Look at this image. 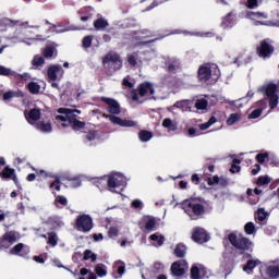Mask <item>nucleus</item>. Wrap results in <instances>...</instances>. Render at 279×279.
Listing matches in <instances>:
<instances>
[{
    "instance_id": "nucleus-1",
    "label": "nucleus",
    "mask_w": 279,
    "mask_h": 279,
    "mask_svg": "<svg viewBox=\"0 0 279 279\" xmlns=\"http://www.w3.org/2000/svg\"><path fill=\"white\" fill-rule=\"evenodd\" d=\"M258 93H263V95H265V99L258 100L251 107L248 119H258L263 114V111L267 108V101L269 104L270 110L278 108V85L274 83H267L258 88Z\"/></svg>"
},
{
    "instance_id": "nucleus-2",
    "label": "nucleus",
    "mask_w": 279,
    "mask_h": 279,
    "mask_svg": "<svg viewBox=\"0 0 279 279\" xmlns=\"http://www.w3.org/2000/svg\"><path fill=\"white\" fill-rule=\"evenodd\" d=\"M169 94H161L160 87L154 86L150 82H145L140 84L138 94L136 92L132 93V101H137V104H143L146 99H167Z\"/></svg>"
},
{
    "instance_id": "nucleus-3",
    "label": "nucleus",
    "mask_w": 279,
    "mask_h": 279,
    "mask_svg": "<svg viewBox=\"0 0 279 279\" xmlns=\"http://www.w3.org/2000/svg\"><path fill=\"white\" fill-rule=\"evenodd\" d=\"M58 112L60 116L56 117V121L60 124L61 128H69V125H71L75 132L84 130L86 123L77 120V114H82V111L69 108H60L58 109Z\"/></svg>"
},
{
    "instance_id": "nucleus-4",
    "label": "nucleus",
    "mask_w": 279,
    "mask_h": 279,
    "mask_svg": "<svg viewBox=\"0 0 279 279\" xmlns=\"http://www.w3.org/2000/svg\"><path fill=\"white\" fill-rule=\"evenodd\" d=\"M219 77H221V71L215 63H205L198 69V80L201 82H208L210 80L211 82H217Z\"/></svg>"
},
{
    "instance_id": "nucleus-5",
    "label": "nucleus",
    "mask_w": 279,
    "mask_h": 279,
    "mask_svg": "<svg viewBox=\"0 0 279 279\" xmlns=\"http://www.w3.org/2000/svg\"><path fill=\"white\" fill-rule=\"evenodd\" d=\"M107 186L111 193L121 194L125 191V186H128V178L121 172H112L108 177Z\"/></svg>"
},
{
    "instance_id": "nucleus-6",
    "label": "nucleus",
    "mask_w": 279,
    "mask_h": 279,
    "mask_svg": "<svg viewBox=\"0 0 279 279\" xmlns=\"http://www.w3.org/2000/svg\"><path fill=\"white\" fill-rule=\"evenodd\" d=\"M182 208L186 213V215H204L205 208L204 205L199 203L198 199L191 198V199H185L182 203Z\"/></svg>"
},
{
    "instance_id": "nucleus-7",
    "label": "nucleus",
    "mask_w": 279,
    "mask_h": 279,
    "mask_svg": "<svg viewBox=\"0 0 279 279\" xmlns=\"http://www.w3.org/2000/svg\"><path fill=\"white\" fill-rule=\"evenodd\" d=\"M229 241L233 247H236V250H242L245 252V250L252 248V241H250L247 238H243L241 235L236 236V234L230 233Z\"/></svg>"
},
{
    "instance_id": "nucleus-8",
    "label": "nucleus",
    "mask_w": 279,
    "mask_h": 279,
    "mask_svg": "<svg viewBox=\"0 0 279 279\" xmlns=\"http://www.w3.org/2000/svg\"><path fill=\"white\" fill-rule=\"evenodd\" d=\"M102 62L106 69H113V71H119V69L123 66V61L121 60V57H119V54L114 52L108 53Z\"/></svg>"
},
{
    "instance_id": "nucleus-9",
    "label": "nucleus",
    "mask_w": 279,
    "mask_h": 279,
    "mask_svg": "<svg viewBox=\"0 0 279 279\" xmlns=\"http://www.w3.org/2000/svg\"><path fill=\"white\" fill-rule=\"evenodd\" d=\"M21 239V235L15 231H9L0 238V250H9L16 241Z\"/></svg>"
},
{
    "instance_id": "nucleus-10",
    "label": "nucleus",
    "mask_w": 279,
    "mask_h": 279,
    "mask_svg": "<svg viewBox=\"0 0 279 279\" xmlns=\"http://www.w3.org/2000/svg\"><path fill=\"white\" fill-rule=\"evenodd\" d=\"M76 230L78 232H90L93 230V218L89 215H81L76 219Z\"/></svg>"
},
{
    "instance_id": "nucleus-11",
    "label": "nucleus",
    "mask_w": 279,
    "mask_h": 279,
    "mask_svg": "<svg viewBox=\"0 0 279 279\" xmlns=\"http://www.w3.org/2000/svg\"><path fill=\"white\" fill-rule=\"evenodd\" d=\"M149 37H151V32L147 29L140 31L132 38V43L133 45L138 46V45H147V43H154L156 40V39L147 40V38Z\"/></svg>"
},
{
    "instance_id": "nucleus-12",
    "label": "nucleus",
    "mask_w": 279,
    "mask_h": 279,
    "mask_svg": "<svg viewBox=\"0 0 279 279\" xmlns=\"http://www.w3.org/2000/svg\"><path fill=\"white\" fill-rule=\"evenodd\" d=\"M13 43H23L24 45H27V47H32V45H36V43H40L45 40V38H41L40 36L37 37H29V35H19L17 37L11 38Z\"/></svg>"
},
{
    "instance_id": "nucleus-13",
    "label": "nucleus",
    "mask_w": 279,
    "mask_h": 279,
    "mask_svg": "<svg viewBox=\"0 0 279 279\" xmlns=\"http://www.w3.org/2000/svg\"><path fill=\"white\" fill-rule=\"evenodd\" d=\"M186 269H189V263L184 259L174 262L171 266L172 276L177 277L184 276V274H186Z\"/></svg>"
},
{
    "instance_id": "nucleus-14",
    "label": "nucleus",
    "mask_w": 279,
    "mask_h": 279,
    "mask_svg": "<svg viewBox=\"0 0 279 279\" xmlns=\"http://www.w3.org/2000/svg\"><path fill=\"white\" fill-rule=\"evenodd\" d=\"M106 119H109L111 123L114 125H120L121 128H134L136 125V122L133 120H128V119H121L117 116L113 114H105Z\"/></svg>"
},
{
    "instance_id": "nucleus-15",
    "label": "nucleus",
    "mask_w": 279,
    "mask_h": 279,
    "mask_svg": "<svg viewBox=\"0 0 279 279\" xmlns=\"http://www.w3.org/2000/svg\"><path fill=\"white\" fill-rule=\"evenodd\" d=\"M125 275V264L123 260H116L112 266V278L121 279Z\"/></svg>"
},
{
    "instance_id": "nucleus-16",
    "label": "nucleus",
    "mask_w": 279,
    "mask_h": 279,
    "mask_svg": "<svg viewBox=\"0 0 279 279\" xmlns=\"http://www.w3.org/2000/svg\"><path fill=\"white\" fill-rule=\"evenodd\" d=\"M62 75H64L62 65L56 64L48 68V80L50 82H56V80H58V77H62Z\"/></svg>"
},
{
    "instance_id": "nucleus-17",
    "label": "nucleus",
    "mask_w": 279,
    "mask_h": 279,
    "mask_svg": "<svg viewBox=\"0 0 279 279\" xmlns=\"http://www.w3.org/2000/svg\"><path fill=\"white\" fill-rule=\"evenodd\" d=\"M193 241L196 243H208L210 236H208V233H206V230L202 228H195L192 235Z\"/></svg>"
},
{
    "instance_id": "nucleus-18",
    "label": "nucleus",
    "mask_w": 279,
    "mask_h": 279,
    "mask_svg": "<svg viewBox=\"0 0 279 279\" xmlns=\"http://www.w3.org/2000/svg\"><path fill=\"white\" fill-rule=\"evenodd\" d=\"M101 101L107 104V110L108 112H110V114H121V106L117 102V100L112 98L102 97Z\"/></svg>"
},
{
    "instance_id": "nucleus-19",
    "label": "nucleus",
    "mask_w": 279,
    "mask_h": 279,
    "mask_svg": "<svg viewBox=\"0 0 279 279\" xmlns=\"http://www.w3.org/2000/svg\"><path fill=\"white\" fill-rule=\"evenodd\" d=\"M148 56H149V53L134 52V53L130 54L128 58L129 64H131V66H136V64H138V62H141V64H143V62H145V60H149V58H147Z\"/></svg>"
},
{
    "instance_id": "nucleus-20",
    "label": "nucleus",
    "mask_w": 279,
    "mask_h": 279,
    "mask_svg": "<svg viewBox=\"0 0 279 279\" xmlns=\"http://www.w3.org/2000/svg\"><path fill=\"white\" fill-rule=\"evenodd\" d=\"M40 109L36 108L24 112V117L31 125H36L38 123L37 121L40 119Z\"/></svg>"
},
{
    "instance_id": "nucleus-21",
    "label": "nucleus",
    "mask_w": 279,
    "mask_h": 279,
    "mask_svg": "<svg viewBox=\"0 0 279 279\" xmlns=\"http://www.w3.org/2000/svg\"><path fill=\"white\" fill-rule=\"evenodd\" d=\"M10 254H13V256H22V258H27L29 247L25 246L23 243H19L10 250Z\"/></svg>"
},
{
    "instance_id": "nucleus-22",
    "label": "nucleus",
    "mask_w": 279,
    "mask_h": 279,
    "mask_svg": "<svg viewBox=\"0 0 279 279\" xmlns=\"http://www.w3.org/2000/svg\"><path fill=\"white\" fill-rule=\"evenodd\" d=\"M260 58H269L274 53V46L269 45L267 41H262L260 46L257 48Z\"/></svg>"
},
{
    "instance_id": "nucleus-23",
    "label": "nucleus",
    "mask_w": 279,
    "mask_h": 279,
    "mask_svg": "<svg viewBox=\"0 0 279 279\" xmlns=\"http://www.w3.org/2000/svg\"><path fill=\"white\" fill-rule=\"evenodd\" d=\"M266 274L269 278H279V259L266 267Z\"/></svg>"
},
{
    "instance_id": "nucleus-24",
    "label": "nucleus",
    "mask_w": 279,
    "mask_h": 279,
    "mask_svg": "<svg viewBox=\"0 0 279 279\" xmlns=\"http://www.w3.org/2000/svg\"><path fill=\"white\" fill-rule=\"evenodd\" d=\"M235 23H236V15L233 12H230L229 14H227L226 17L222 19L221 27H223L225 29H228L230 27H234Z\"/></svg>"
},
{
    "instance_id": "nucleus-25",
    "label": "nucleus",
    "mask_w": 279,
    "mask_h": 279,
    "mask_svg": "<svg viewBox=\"0 0 279 279\" xmlns=\"http://www.w3.org/2000/svg\"><path fill=\"white\" fill-rule=\"evenodd\" d=\"M247 19H251V21H254L255 25H265V23H263V20L267 19V13L248 12Z\"/></svg>"
},
{
    "instance_id": "nucleus-26",
    "label": "nucleus",
    "mask_w": 279,
    "mask_h": 279,
    "mask_svg": "<svg viewBox=\"0 0 279 279\" xmlns=\"http://www.w3.org/2000/svg\"><path fill=\"white\" fill-rule=\"evenodd\" d=\"M206 272V268L202 265H194L191 268V278L192 279H202L204 278V274Z\"/></svg>"
},
{
    "instance_id": "nucleus-27",
    "label": "nucleus",
    "mask_w": 279,
    "mask_h": 279,
    "mask_svg": "<svg viewBox=\"0 0 279 279\" xmlns=\"http://www.w3.org/2000/svg\"><path fill=\"white\" fill-rule=\"evenodd\" d=\"M173 108H178L179 110H182V112H189L191 111V108H193V101L180 100L173 105Z\"/></svg>"
},
{
    "instance_id": "nucleus-28",
    "label": "nucleus",
    "mask_w": 279,
    "mask_h": 279,
    "mask_svg": "<svg viewBox=\"0 0 279 279\" xmlns=\"http://www.w3.org/2000/svg\"><path fill=\"white\" fill-rule=\"evenodd\" d=\"M143 221L145 223L146 232H154V230H156V218L155 217L145 216L143 218Z\"/></svg>"
},
{
    "instance_id": "nucleus-29",
    "label": "nucleus",
    "mask_w": 279,
    "mask_h": 279,
    "mask_svg": "<svg viewBox=\"0 0 279 279\" xmlns=\"http://www.w3.org/2000/svg\"><path fill=\"white\" fill-rule=\"evenodd\" d=\"M35 128L39 130V132H43L44 134H49L52 132L53 128L51 126V122L49 120L38 122Z\"/></svg>"
},
{
    "instance_id": "nucleus-30",
    "label": "nucleus",
    "mask_w": 279,
    "mask_h": 279,
    "mask_svg": "<svg viewBox=\"0 0 279 279\" xmlns=\"http://www.w3.org/2000/svg\"><path fill=\"white\" fill-rule=\"evenodd\" d=\"M207 184L209 186H215V184H219V186H226L228 184V180H226L223 177L215 175L207 180Z\"/></svg>"
},
{
    "instance_id": "nucleus-31",
    "label": "nucleus",
    "mask_w": 279,
    "mask_h": 279,
    "mask_svg": "<svg viewBox=\"0 0 279 279\" xmlns=\"http://www.w3.org/2000/svg\"><path fill=\"white\" fill-rule=\"evenodd\" d=\"M149 241H153L155 247H161L165 244V235L160 233L150 234Z\"/></svg>"
},
{
    "instance_id": "nucleus-32",
    "label": "nucleus",
    "mask_w": 279,
    "mask_h": 279,
    "mask_svg": "<svg viewBox=\"0 0 279 279\" xmlns=\"http://www.w3.org/2000/svg\"><path fill=\"white\" fill-rule=\"evenodd\" d=\"M258 265H260L258 259H248L246 265L243 267V271L246 274H252V271H254Z\"/></svg>"
},
{
    "instance_id": "nucleus-33",
    "label": "nucleus",
    "mask_w": 279,
    "mask_h": 279,
    "mask_svg": "<svg viewBox=\"0 0 279 279\" xmlns=\"http://www.w3.org/2000/svg\"><path fill=\"white\" fill-rule=\"evenodd\" d=\"M166 66H168L170 73H173L180 69V61L178 59H167Z\"/></svg>"
},
{
    "instance_id": "nucleus-34",
    "label": "nucleus",
    "mask_w": 279,
    "mask_h": 279,
    "mask_svg": "<svg viewBox=\"0 0 279 279\" xmlns=\"http://www.w3.org/2000/svg\"><path fill=\"white\" fill-rule=\"evenodd\" d=\"M44 56L45 58H53L54 56H58V50L56 49V45L51 44L46 46L44 49Z\"/></svg>"
},
{
    "instance_id": "nucleus-35",
    "label": "nucleus",
    "mask_w": 279,
    "mask_h": 279,
    "mask_svg": "<svg viewBox=\"0 0 279 279\" xmlns=\"http://www.w3.org/2000/svg\"><path fill=\"white\" fill-rule=\"evenodd\" d=\"M48 223L52 226V228H62L64 226V222L62 221V218L58 216H51L48 218Z\"/></svg>"
},
{
    "instance_id": "nucleus-36",
    "label": "nucleus",
    "mask_w": 279,
    "mask_h": 279,
    "mask_svg": "<svg viewBox=\"0 0 279 279\" xmlns=\"http://www.w3.org/2000/svg\"><path fill=\"white\" fill-rule=\"evenodd\" d=\"M162 128H166V130H169L170 132H175V130H178V124H175L170 118H165L162 121Z\"/></svg>"
},
{
    "instance_id": "nucleus-37",
    "label": "nucleus",
    "mask_w": 279,
    "mask_h": 279,
    "mask_svg": "<svg viewBox=\"0 0 279 279\" xmlns=\"http://www.w3.org/2000/svg\"><path fill=\"white\" fill-rule=\"evenodd\" d=\"M95 271L99 278H106V276H108V266L98 264L95 267Z\"/></svg>"
},
{
    "instance_id": "nucleus-38",
    "label": "nucleus",
    "mask_w": 279,
    "mask_h": 279,
    "mask_svg": "<svg viewBox=\"0 0 279 279\" xmlns=\"http://www.w3.org/2000/svg\"><path fill=\"white\" fill-rule=\"evenodd\" d=\"M52 27H53L52 32H54V34H64V32H75L77 29H82V28L75 27V26H68V27L62 28V26L52 25Z\"/></svg>"
},
{
    "instance_id": "nucleus-39",
    "label": "nucleus",
    "mask_w": 279,
    "mask_h": 279,
    "mask_svg": "<svg viewBox=\"0 0 279 279\" xmlns=\"http://www.w3.org/2000/svg\"><path fill=\"white\" fill-rule=\"evenodd\" d=\"M53 204L57 208H62V206H66L69 204V199L63 195H56Z\"/></svg>"
},
{
    "instance_id": "nucleus-40",
    "label": "nucleus",
    "mask_w": 279,
    "mask_h": 279,
    "mask_svg": "<svg viewBox=\"0 0 279 279\" xmlns=\"http://www.w3.org/2000/svg\"><path fill=\"white\" fill-rule=\"evenodd\" d=\"M138 138L142 143H149V140L154 138V133L149 131H140Z\"/></svg>"
},
{
    "instance_id": "nucleus-41",
    "label": "nucleus",
    "mask_w": 279,
    "mask_h": 279,
    "mask_svg": "<svg viewBox=\"0 0 279 279\" xmlns=\"http://www.w3.org/2000/svg\"><path fill=\"white\" fill-rule=\"evenodd\" d=\"M163 86H168V88H175L178 86V81L172 76H166L162 78Z\"/></svg>"
},
{
    "instance_id": "nucleus-42",
    "label": "nucleus",
    "mask_w": 279,
    "mask_h": 279,
    "mask_svg": "<svg viewBox=\"0 0 279 279\" xmlns=\"http://www.w3.org/2000/svg\"><path fill=\"white\" fill-rule=\"evenodd\" d=\"M44 239H48L47 243L48 245H51V247H56L58 245V234L56 233H48L47 235H41Z\"/></svg>"
},
{
    "instance_id": "nucleus-43",
    "label": "nucleus",
    "mask_w": 279,
    "mask_h": 279,
    "mask_svg": "<svg viewBox=\"0 0 279 279\" xmlns=\"http://www.w3.org/2000/svg\"><path fill=\"white\" fill-rule=\"evenodd\" d=\"M174 254H175V256H178V258H182V256H185L186 255V245L178 244L175 246Z\"/></svg>"
},
{
    "instance_id": "nucleus-44",
    "label": "nucleus",
    "mask_w": 279,
    "mask_h": 279,
    "mask_svg": "<svg viewBox=\"0 0 279 279\" xmlns=\"http://www.w3.org/2000/svg\"><path fill=\"white\" fill-rule=\"evenodd\" d=\"M94 27H95V29L104 31V29H106V27H108V21H106L104 19H98L95 21Z\"/></svg>"
},
{
    "instance_id": "nucleus-45",
    "label": "nucleus",
    "mask_w": 279,
    "mask_h": 279,
    "mask_svg": "<svg viewBox=\"0 0 279 279\" xmlns=\"http://www.w3.org/2000/svg\"><path fill=\"white\" fill-rule=\"evenodd\" d=\"M27 88L32 95H38L40 93V85L37 82L28 83Z\"/></svg>"
},
{
    "instance_id": "nucleus-46",
    "label": "nucleus",
    "mask_w": 279,
    "mask_h": 279,
    "mask_svg": "<svg viewBox=\"0 0 279 279\" xmlns=\"http://www.w3.org/2000/svg\"><path fill=\"white\" fill-rule=\"evenodd\" d=\"M241 120V113H231L227 120V125H234Z\"/></svg>"
},
{
    "instance_id": "nucleus-47",
    "label": "nucleus",
    "mask_w": 279,
    "mask_h": 279,
    "mask_svg": "<svg viewBox=\"0 0 279 279\" xmlns=\"http://www.w3.org/2000/svg\"><path fill=\"white\" fill-rule=\"evenodd\" d=\"M269 217V214L265 210V208H259L255 215V219L258 221H265Z\"/></svg>"
},
{
    "instance_id": "nucleus-48",
    "label": "nucleus",
    "mask_w": 279,
    "mask_h": 279,
    "mask_svg": "<svg viewBox=\"0 0 279 279\" xmlns=\"http://www.w3.org/2000/svg\"><path fill=\"white\" fill-rule=\"evenodd\" d=\"M195 108L197 110H206V108H208V100L205 98L197 99L195 102Z\"/></svg>"
},
{
    "instance_id": "nucleus-49",
    "label": "nucleus",
    "mask_w": 279,
    "mask_h": 279,
    "mask_svg": "<svg viewBox=\"0 0 279 279\" xmlns=\"http://www.w3.org/2000/svg\"><path fill=\"white\" fill-rule=\"evenodd\" d=\"M217 123V118L211 117L207 122L199 124V130H208V128H211V125H215Z\"/></svg>"
},
{
    "instance_id": "nucleus-50",
    "label": "nucleus",
    "mask_w": 279,
    "mask_h": 279,
    "mask_svg": "<svg viewBox=\"0 0 279 279\" xmlns=\"http://www.w3.org/2000/svg\"><path fill=\"white\" fill-rule=\"evenodd\" d=\"M84 260H92V263H95L97 260V254L90 250H86L84 252Z\"/></svg>"
},
{
    "instance_id": "nucleus-51",
    "label": "nucleus",
    "mask_w": 279,
    "mask_h": 279,
    "mask_svg": "<svg viewBox=\"0 0 279 279\" xmlns=\"http://www.w3.org/2000/svg\"><path fill=\"white\" fill-rule=\"evenodd\" d=\"M131 208H134L135 210H143V208H145V204L143 201L136 198L131 202Z\"/></svg>"
},
{
    "instance_id": "nucleus-52",
    "label": "nucleus",
    "mask_w": 279,
    "mask_h": 279,
    "mask_svg": "<svg viewBox=\"0 0 279 279\" xmlns=\"http://www.w3.org/2000/svg\"><path fill=\"white\" fill-rule=\"evenodd\" d=\"M82 45L84 49H90L93 47V36L87 35L83 38Z\"/></svg>"
},
{
    "instance_id": "nucleus-53",
    "label": "nucleus",
    "mask_w": 279,
    "mask_h": 279,
    "mask_svg": "<svg viewBox=\"0 0 279 279\" xmlns=\"http://www.w3.org/2000/svg\"><path fill=\"white\" fill-rule=\"evenodd\" d=\"M241 160L239 159H233L230 172L231 173H239V171H241Z\"/></svg>"
},
{
    "instance_id": "nucleus-54",
    "label": "nucleus",
    "mask_w": 279,
    "mask_h": 279,
    "mask_svg": "<svg viewBox=\"0 0 279 279\" xmlns=\"http://www.w3.org/2000/svg\"><path fill=\"white\" fill-rule=\"evenodd\" d=\"M1 178H12L14 175V169L7 166L0 173Z\"/></svg>"
},
{
    "instance_id": "nucleus-55",
    "label": "nucleus",
    "mask_w": 279,
    "mask_h": 279,
    "mask_svg": "<svg viewBox=\"0 0 279 279\" xmlns=\"http://www.w3.org/2000/svg\"><path fill=\"white\" fill-rule=\"evenodd\" d=\"M43 64H45V58L35 56L33 59V66H43Z\"/></svg>"
},
{
    "instance_id": "nucleus-56",
    "label": "nucleus",
    "mask_w": 279,
    "mask_h": 279,
    "mask_svg": "<svg viewBox=\"0 0 279 279\" xmlns=\"http://www.w3.org/2000/svg\"><path fill=\"white\" fill-rule=\"evenodd\" d=\"M153 271L154 274H162L165 271V265L160 263H155L153 266Z\"/></svg>"
},
{
    "instance_id": "nucleus-57",
    "label": "nucleus",
    "mask_w": 279,
    "mask_h": 279,
    "mask_svg": "<svg viewBox=\"0 0 279 279\" xmlns=\"http://www.w3.org/2000/svg\"><path fill=\"white\" fill-rule=\"evenodd\" d=\"M246 234H254L256 232V227L252 222H247L244 227Z\"/></svg>"
},
{
    "instance_id": "nucleus-58",
    "label": "nucleus",
    "mask_w": 279,
    "mask_h": 279,
    "mask_svg": "<svg viewBox=\"0 0 279 279\" xmlns=\"http://www.w3.org/2000/svg\"><path fill=\"white\" fill-rule=\"evenodd\" d=\"M269 182H271V179H269V177H259L257 180V185L265 186V185L269 184Z\"/></svg>"
},
{
    "instance_id": "nucleus-59",
    "label": "nucleus",
    "mask_w": 279,
    "mask_h": 279,
    "mask_svg": "<svg viewBox=\"0 0 279 279\" xmlns=\"http://www.w3.org/2000/svg\"><path fill=\"white\" fill-rule=\"evenodd\" d=\"M0 75H14V72H12V70L3 66V65H0Z\"/></svg>"
},
{
    "instance_id": "nucleus-60",
    "label": "nucleus",
    "mask_w": 279,
    "mask_h": 279,
    "mask_svg": "<svg viewBox=\"0 0 279 279\" xmlns=\"http://www.w3.org/2000/svg\"><path fill=\"white\" fill-rule=\"evenodd\" d=\"M50 189L52 190V193L60 192L61 185L60 181L56 180L50 184Z\"/></svg>"
},
{
    "instance_id": "nucleus-61",
    "label": "nucleus",
    "mask_w": 279,
    "mask_h": 279,
    "mask_svg": "<svg viewBox=\"0 0 279 279\" xmlns=\"http://www.w3.org/2000/svg\"><path fill=\"white\" fill-rule=\"evenodd\" d=\"M187 136H190L191 138H195V136H199V132H197V129L195 128H189Z\"/></svg>"
},
{
    "instance_id": "nucleus-62",
    "label": "nucleus",
    "mask_w": 279,
    "mask_h": 279,
    "mask_svg": "<svg viewBox=\"0 0 279 279\" xmlns=\"http://www.w3.org/2000/svg\"><path fill=\"white\" fill-rule=\"evenodd\" d=\"M108 234L111 239L114 236H119V229L117 227H111L109 228Z\"/></svg>"
},
{
    "instance_id": "nucleus-63",
    "label": "nucleus",
    "mask_w": 279,
    "mask_h": 279,
    "mask_svg": "<svg viewBox=\"0 0 279 279\" xmlns=\"http://www.w3.org/2000/svg\"><path fill=\"white\" fill-rule=\"evenodd\" d=\"M268 157H269V155L267 153L258 154L256 156V160H257V162L263 163V162H265V159L268 158Z\"/></svg>"
},
{
    "instance_id": "nucleus-64",
    "label": "nucleus",
    "mask_w": 279,
    "mask_h": 279,
    "mask_svg": "<svg viewBox=\"0 0 279 279\" xmlns=\"http://www.w3.org/2000/svg\"><path fill=\"white\" fill-rule=\"evenodd\" d=\"M0 221H10V213H3V210H0Z\"/></svg>"
}]
</instances>
